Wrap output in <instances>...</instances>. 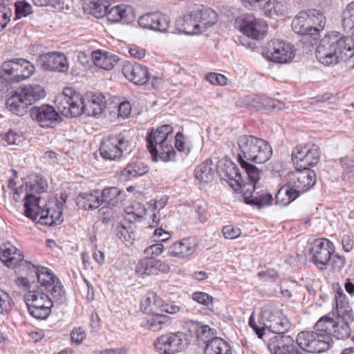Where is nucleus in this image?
Returning <instances> with one entry per match:
<instances>
[{"label": "nucleus", "mask_w": 354, "mask_h": 354, "mask_svg": "<svg viewBox=\"0 0 354 354\" xmlns=\"http://www.w3.org/2000/svg\"><path fill=\"white\" fill-rule=\"evenodd\" d=\"M192 299L194 301L205 307L210 311L214 310V297L202 291H195L192 294Z\"/></svg>", "instance_id": "49"}, {"label": "nucleus", "mask_w": 354, "mask_h": 354, "mask_svg": "<svg viewBox=\"0 0 354 354\" xmlns=\"http://www.w3.org/2000/svg\"><path fill=\"white\" fill-rule=\"evenodd\" d=\"M260 11L270 18L283 16L287 11L286 3L282 0H266Z\"/></svg>", "instance_id": "35"}, {"label": "nucleus", "mask_w": 354, "mask_h": 354, "mask_svg": "<svg viewBox=\"0 0 354 354\" xmlns=\"http://www.w3.org/2000/svg\"><path fill=\"white\" fill-rule=\"evenodd\" d=\"M213 165L211 159H207L195 169L196 178L203 183L211 181L214 176V170L212 167Z\"/></svg>", "instance_id": "43"}, {"label": "nucleus", "mask_w": 354, "mask_h": 354, "mask_svg": "<svg viewBox=\"0 0 354 354\" xmlns=\"http://www.w3.org/2000/svg\"><path fill=\"white\" fill-rule=\"evenodd\" d=\"M347 320L339 317L335 319L328 315H324L316 322L314 329L330 335L331 342L333 337L337 339H345L349 337L351 333V327Z\"/></svg>", "instance_id": "10"}, {"label": "nucleus", "mask_w": 354, "mask_h": 354, "mask_svg": "<svg viewBox=\"0 0 354 354\" xmlns=\"http://www.w3.org/2000/svg\"><path fill=\"white\" fill-rule=\"evenodd\" d=\"M58 111L66 118H76L85 113L97 115L105 108V100L102 95H93L86 102L80 93L72 88L66 87L58 95L55 101Z\"/></svg>", "instance_id": "2"}, {"label": "nucleus", "mask_w": 354, "mask_h": 354, "mask_svg": "<svg viewBox=\"0 0 354 354\" xmlns=\"http://www.w3.org/2000/svg\"><path fill=\"white\" fill-rule=\"evenodd\" d=\"M335 307L339 318L350 319L353 316V310L346 295L339 287L335 295Z\"/></svg>", "instance_id": "34"}, {"label": "nucleus", "mask_w": 354, "mask_h": 354, "mask_svg": "<svg viewBox=\"0 0 354 354\" xmlns=\"http://www.w3.org/2000/svg\"><path fill=\"white\" fill-rule=\"evenodd\" d=\"M260 323L269 331L279 336H283L291 328V322L282 310L272 304H267L262 308Z\"/></svg>", "instance_id": "6"}, {"label": "nucleus", "mask_w": 354, "mask_h": 354, "mask_svg": "<svg viewBox=\"0 0 354 354\" xmlns=\"http://www.w3.org/2000/svg\"><path fill=\"white\" fill-rule=\"evenodd\" d=\"M109 0H84L83 9L86 13L100 19L102 15L104 13V4L107 3Z\"/></svg>", "instance_id": "46"}, {"label": "nucleus", "mask_w": 354, "mask_h": 354, "mask_svg": "<svg viewBox=\"0 0 354 354\" xmlns=\"http://www.w3.org/2000/svg\"><path fill=\"white\" fill-rule=\"evenodd\" d=\"M76 204L79 208L84 210L98 208L101 205L99 191L79 194L76 198Z\"/></svg>", "instance_id": "33"}, {"label": "nucleus", "mask_w": 354, "mask_h": 354, "mask_svg": "<svg viewBox=\"0 0 354 354\" xmlns=\"http://www.w3.org/2000/svg\"><path fill=\"white\" fill-rule=\"evenodd\" d=\"M15 20L26 17L32 12V6L26 1H19L16 2L15 3Z\"/></svg>", "instance_id": "54"}, {"label": "nucleus", "mask_w": 354, "mask_h": 354, "mask_svg": "<svg viewBox=\"0 0 354 354\" xmlns=\"http://www.w3.org/2000/svg\"><path fill=\"white\" fill-rule=\"evenodd\" d=\"M293 31L300 35L311 36L317 39V35L313 34V28L304 11L300 12L292 20L291 24Z\"/></svg>", "instance_id": "32"}, {"label": "nucleus", "mask_w": 354, "mask_h": 354, "mask_svg": "<svg viewBox=\"0 0 354 354\" xmlns=\"http://www.w3.org/2000/svg\"><path fill=\"white\" fill-rule=\"evenodd\" d=\"M268 348L271 354H306L293 343H285L283 336L274 335L268 342Z\"/></svg>", "instance_id": "26"}, {"label": "nucleus", "mask_w": 354, "mask_h": 354, "mask_svg": "<svg viewBox=\"0 0 354 354\" xmlns=\"http://www.w3.org/2000/svg\"><path fill=\"white\" fill-rule=\"evenodd\" d=\"M205 79L211 84L215 86H224L227 84V79L221 73H209L206 75Z\"/></svg>", "instance_id": "61"}, {"label": "nucleus", "mask_w": 354, "mask_h": 354, "mask_svg": "<svg viewBox=\"0 0 354 354\" xmlns=\"http://www.w3.org/2000/svg\"><path fill=\"white\" fill-rule=\"evenodd\" d=\"M152 317L142 324V326L152 331L160 330L165 325L171 323L170 317L162 313L151 314Z\"/></svg>", "instance_id": "42"}, {"label": "nucleus", "mask_w": 354, "mask_h": 354, "mask_svg": "<svg viewBox=\"0 0 354 354\" xmlns=\"http://www.w3.org/2000/svg\"><path fill=\"white\" fill-rule=\"evenodd\" d=\"M122 73L135 84L143 85L149 80V73L147 67L136 62H126L122 67Z\"/></svg>", "instance_id": "25"}, {"label": "nucleus", "mask_w": 354, "mask_h": 354, "mask_svg": "<svg viewBox=\"0 0 354 354\" xmlns=\"http://www.w3.org/2000/svg\"><path fill=\"white\" fill-rule=\"evenodd\" d=\"M158 12H151L140 16L138 20L140 27L153 30Z\"/></svg>", "instance_id": "50"}, {"label": "nucleus", "mask_w": 354, "mask_h": 354, "mask_svg": "<svg viewBox=\"0 0 354 354\" xmlns=\"http://www.w3.org/2000/svg\"><path fill=\"white\" fill-rule=\"evenodd\" d=\"M188 324L189 332L199 341H205V339L210 338L213 335L212 329L207 325L195 321H191Z\"/></svg>", "instance_id": "45"}, {"label": "nucleus", "mask_w": 354, "mask_h": 354, "mask_svg": "<svg viewBox=\"0 0 354 354\" xmlns=\"http://www.w3.org/2000/svg\"><path fill=\"white\" fill-rule=\"evenodd\" d=\"M261 106V111H279L284 107V104L279 100L266 96H262Z\"/></svg>", "instance_id": "53"}, {"label": "nucleus", "mask_w": 354, "mask_h": 354, "mask_svg": "<svg viewBox=\"0 0 354 354\" xmlns=\"http://www.w3.org/2000/svg\"><path fill=\"white\" fill-rule=\"evenodd\" d=\"M157 259L153 257L140 260L136 266V274L144 278L147 275L156 274Z\"/></svg>", "instance_id": "40"}, {"label": "nucleus", "mask_w": 354, "mask_h": 354, "mask_svg": "<svg viewBox=\"0 0 354 354\" xmlns=\"http://www.w3.org/2000/svg\"><path fill=\"white\" fill-rule=\"evenodd\" d=\"M153 292H148L142 297L140 302V308L144 313L149 315L155 313V310L153 306Z\"/></svg>", "instance_id": "58"}, {"label": "nucleus", "mask_w": 354, "mask_h": 354, "mask_svg": "<svg viewBox=\"0 0 354 354\" xmlns=\"http://www.w3.org/2000/svg\"><path fill=\"white\" fill-rule=\"evenodd\" d=\"M129 145V140L124 134L111 135L102 140L99 151L104 159L118 160Z\"/></svg>", "instance_id": "11"}, {"label": "nucleus", "mask_w": 354, "mask_h": 354, "mask_svg": "<svg viewBox=\"0 0 354 354\" xmlns=\"http://www.w3.org/2000/svg\"><path fill=\"white\" fill-rule=\"evenodd\" d=\"M156 22H155L153 31L167 32L170 27V18L168 15L158 12Z\"/></svg>", "instance_id": "55"}, {"label": "nucleus", "mask_w": 354, "mask_h": 354, "mask_svg": "<svg viewBox=\"0 0 354 354\" xmlns=\"http://www.w3.org/2000/svg\"><path fill=\"white\" fill-rule=\"evenodd\" d=\"M104 6V13L101 17L106 15L109 21L114 23L122 21V24H129L135 19L133 10L129 6L121 4L109 8V5L105 3Z\"/></svg>", "instance_id": "23"}, {"label": "nucleus", "mask_w": 354, "mask_h": 354, "mask_svg": "<svg viewBox=\"0 0 354 354\" xmlns=\"http://www.w3.org/2000/svg\"><path fill=\"white\" fill-rule=\"evenodd\" d=\"M28 274L26 277H19L15 279V284L23 290L30 291L35 290V279L34 274H32L28 270Z\"/></svg>", "instance_id": "52"}, {"label": "nucleus", "mask_w": 354, "mask_h": 354, "mask_svg": "<svg viewBox=\"0 0 354 354\" xmlns=\"http://www.w3.org/2000/svg\"><path fill=\"white\" fill-rule=\"evenodd\" d=\"M287 179L286 184L281 187L275 195L276 205H289L301 194L313 187L317 181L315 171L297 166H295V171L288 173Z\"/></svg>", "instance_id": "4"}, {"label": "nucleus", "mask_w": 354, "mask_h": 354, "mask_svg": "<svg viewBox=\"0 0 354 354\" xmlns=\"http://www.w3.org/2000/svg\"><path fill=\"white\" fill-rule=\"evenodd\" d=\"M125 221L129 223H133L142 218L147 212L145 205L139 202L133 203L131 206L125 209Z\"/></svg>", "instance_id": "47"}, {"label": "nucleus", "mask_w": 354, "mask_h": 354, "mask_svg": "<svg viewBox=\"0 0 354 354\" xmlns=\"http://www.w3.org/2000/svg\"><path fill=\"white\" fill-rule=\"evenodd\" d=\"M25 100L30 105L46 96L44 88L38 84L28 85L19 89Z\"/></svg>", "instance_id": "38"}, {"label": "nucleus", "mask_w": 354, "mask_h": 354, "mask_svg": "<svg viewBox=\"0 0 354 354\" xmlns=\"http://www.w3.org/2000/svg\"><path fill=\"white\" fill-rule=\"evenodd\" d=\"M35 71L34 64L25 59H20L19 68L15 72L14 83H18L28 79Z\"/></svg>", "instance_id": "44"}, {"label": "nucleus", "mask_w": 354, "mask_h": 354, "mask_svg": "<svg viewBox=\"0 0 354 354\" xmlns=\"http://www.w3.org/2000/svg\"><path fill=\"white\" fill-rule=\"evenodd\" d=\"M263 55L276 63H288L295 55V49L290 43L279 39L270 41L263 51Z\"/></svg>", "instance_id": "14"}, {"label": "nucleus", "mask_w": 354, "mask_h": 354, "mask_svg": "<svg viewBox=\"0 0 354 354\" xmlns=\"http://www.w3.org/2000/svg\"><path fill=\"white\" fill-rule=\"evenodd\" d=\"M240 152L238 153V162L248 178L253 181L261 178V171L248 161L262 164L272 156V149L266 140L252 135H242L237 139Z\"/></svg>", "instance_id": "1"}, {"label": "nucleus", "mask_w": 354, "mask_h": 354, "mask_svg": "<svg viewBox=\"0 0 354 354\" xmlns=\"http://www.w3.org/2000/svg\"><path fill=\"white\" fill-rule=\"evenodd\" d=\"M230 344L220 337H214L207 340L204 354H232Z\"/></svg>", "instance_id": "36"}, {"label": "nucleus", "mask_w": 354, "mask_h": 354, "mask_svg": "<svg viewBox=\"0 0 354 354\" xmlns=\"http://www.w3.org/2000/svg\"><path fill=\"white\" fill-rule=\"evenodd\" d=\"M183 339L182 332L167 333L156 338L153 344L160 354H175L183 349Z\"/></svg>", "instance_id": "18"}, {"label": "nucleus", "mask_w": 354, "mask_h": 354, "mask_svg": "<svg viewBox=\"0 0 354 354\" xmlns=\"http://www.w3.org/2000/svg\"><path fill=\"white\" fill-rule=\"evenodd\" d=\"M21 133L12 129L9 130L2 136V139L10 145H18L21 142Z\"/></svg>", "instance_id": "64"}, {"label": "nucleus", "mask_w": 354, "mask_h": 354, "mask_svg": "<svg viewBox=\"0 0 354 354\" xmlns=\"http://www.w3.org/2000/svg\"><path fill=\"white\" fill-rule=\"evenodd\" d=\"M20 265L26 267L31 273L34 274V279L37 278L40 292L46 291L50 293V295L55 302L59 304L66 301V291L59 278L55 275L53 272L44 266H35L26 261H21Z\"/></svg>", "instance_id": "5"}, {"label": "nucleus", "mask_w": 354, "mask_h": 354, "mask_svg": "<svg viewBox=\"0 0 354 354\" xmlns=\"http://www.w3.org/2000/svg\"><path fill=\"white\" fill-rule=\"evenodd\" d=\"M169 200L167 196H164L158 200L151 199L148 203L149 209L151 212H159L165 207Z\"/></svg>", "instance_id": "62"}, {"label": "nucleus", "mask_w": 354, "mask_h": 354, "mask_svg": "<svg viewBox=\"0 0 354 354\" xmlns=\"http://www.w3.org/2000/svg\"><path fill=\"white\" fill-rule=\"evenodd\" d=\"M317 60L326 66L346 62L354 55V39L339 32L326 35L316 48Z\"/></svg>", "instance_id": "3"}, {"label": "nucleus", "mask_w": 354, "mask_h": 354, "mask_svg": "<svg viewBox=\"0 0 354 354\" xmlns=\"http://www.w3.org/2000/svg\"><path fill=\"white\" fill-rule=\"evenodd\" d=\"M148 171L149 167L145 162L133 159L120 171V178L121 180L127 181L142 176Z\"/></svg>", "instance_id": "27"}, {"label": "nucleus", "mask_w": 354, "mask_h": 354, "mask_svg": "<svg viewBox=\"0 0 354 354\" xmlns=\"http://www.w3.org/2000/svg\"><path fill=\"white\" fill-rule=\"evenodd\" d=\"M308 15V20L311 26H313V34L319 36V32L322 30L326 25V18L323 12L317 9H309L304 11Z\"/></svg>", "instance_id": "41"}, {"label": "nucleus", "mask_w": 354, "mask_h": 354, "mask_svg": "<svg viewBox=\"0 0 354 354\" xmlns=\"http://www.w3.org/2000/svg\"><path fill=\"white\" fill-rule=\"evenodd\" d=\"M195 24L199 25L198 21L192 17V12L185 17L184 20V29L183 32L186 35H195L203 32L202 29L200 27H196Z\"/></svg>", "instance_id": "56"}, {"label": "nucleus", "mask_w": 354, "mask_h": 354, "mask_svg": "<svg viewBox=\"0 0 354 354\" xmlns=\"http://www.w3.org/2000/svg\"><path fill=\"white\" fill-rule=\"evenodd\" d=\"M38 65L45 71L65 73L68 70V62L65 54L49 52L38 56Z\"/></svg>", "instance_id": "20"}, {"label": "nucleus", "mask_w": 354, "mask_h": 354, "mask_svg": "<svg viewBox=\"0 0 354 354\" xmlns=\"http://www.w3.org/2000/svg\"><path fill=\"white\" fill-rule=\"evenodd\" d=\"M198 245L195 237L184 238L171 243L167 248V254L179 260H188L194 254Z\"/></svg>", "instance_id": "22"}, {"label": "nucleus", "mask_w": 354, "mask_h": 354, "mask_svg": "<svg viewBox=\"0 0 354 354\" xmlns=\"http://www.w3.org/2000/svg\"><path fill=\"white\" fill-rule=\"evenodd\" d=\"M101 205L118 206L125 198V193L116 187H106L100 194Z\"/></svg>", "instance_id": "31"}, {"label": "nucleus", "mask_w": 354, "mask_h": 354, "mask_svg": "<svg viewBox=\"0 0 354 354\" xmlns=\"http://www.w3.org/2000/svg\"><path fill=\"white\" fill-rule=\"evenodd\" d=\"M20 59L13 58L4 61L0 66V78L9 84L14 83L13 76L19 68Z\"/></svg>", "instance_id": "39"}, {"label": "nucleus", "mask_w": 354, "mask_h": 354, "mask_svg": "<svg viewBox=\"0 0 354 354\" xmlns=\"http://www.w3.org/2000/svg\"><path fill=\"white\" fill-rule=\"evenodd\" d=\"M48 183L41 175L32 174L29 180L26 183V196L24 198V215L27 218H34L37 214L39 208L40 196L35 194H41L46 192Z\"/></svg>", "instance_id": "7"}, {"label": "nucleus", "mask_w": 354, "mask_h": 354, "mask_svg": "<svg viewBox=\"0 0 354 354\" xmlns=\"http://www.w3.org/2000/svg\"><path fill=\"white\" fill-rule=\"evenodd\" d=\"M29 113L32 120L42 128H53L62 120L55 107L47 104L34 106L30 108Z\"/></svg>", "instance_id": "15"}, {"label": "nucleus", "mask_w": 354, "mask_h": 354, "mask_svg": "<svg viewBox=\"0 0 354 354\" xmlns=\"http://www.w3.org/2000/svg\"><path fill=\"white\" fill-rule=\"evenodd\" d=\"M174 128L171 124H163L147 133V147L151 155H157V149L162 147L171 137Z\"/></svg>", "instance_id": "21"}, {"label": "nucleus", "mask_w": 354, "mask_h": 354, "mask_svg": "<svg viewBox=\"0 0 354 354\" xmlns=\"http://www.w3.org/2000/svg\"><path fill=\"white\" fill-rule=\"evenodd\" d=\"M62 203L57 199L50 201L44 207L39 205L37 214L35 217L29 218L32 221L38 219L40 224L48 226L61 223L63 221L62 217Z\"/></svg>", "instance_id": "19"}, {"label": "nucleus", "mask_w": 354, "mask_h": 354, "mask_svg": "<svg viewBox=\"0 0 354 354\" xmlns=\"http://www.w3.org/2000/svg\"><path fill=\"white\" fill-rule=\"evenodd\" d=\"M259 180L254 182L251 178H248V183L242 187L239 193L242 194L245 203L262 208L270 205L273 198L266 190L258 187Z\"/></svg>", "instance_id": "12"}, {"label": "nucleus", "mask_w": 354, "mask_h": 354, "mask_svg": "<svg viewBox=\"0 0 354 354\" xmlns=\"http://www.w3.org/2000/svg\"><path fill=\"white\" fill-rule=\"evenodd\" d=\"M319 147L315 144H307L297 147L292 153V160L297 167L308 168L316 165L319 161Z\"/></svg>", "instance_id": "16"}, {"label": "nucleus", "mask_w": 354, "mask_h": 354, "mask_svg": "<svg viewBox=\"0 0 354 354\" xmlns=\"http://www.w3.org/2000/svg\"><path fill=\"white\" fill-rule=\"evenodd\" d=\"M240 30L248 37L258 40L265 36L268 26L261 19L248 17L243 19Z\"/></svg>", "instance_id": "24"}, {"label": "nucleus", "mask_w": 354, "mask_h": 354, "mask_svg": "<svg viewBox=\"0 0 354 354\" xmlns=\"http://www.w3.org/2000/svg\"><path fill=\"white\" fill-rule=\"evenodd\" d=\"M162 147L157 149V155H151L152 160H158L164 162H174L176 160V151L173 147V137H171Z\"/></svg>", "instance_id": "37"}, {"label": "nucleus", "mask_w": 354, "mask_h": 354, "mask_svg": "<svg viewBox=\"0 0 354 354\" xmlns=\"http://www.w3.org/2000/svg\"><path fill=\"white\" fill-rule=\"evenodd\" d=\"M185 140L183 133L178 131L175 136V147L179 152L187 155L190 151V145Z\"/></svg>", "instance_id": "59"}, {"label": "nucleus", "mask_w": 354, "mask_h": 354, "mask_svg": "<svg viewBox=\"0 0 354 354\" xmlns=\"http://www.w3.org/2000/svg\"><path fill=\"white\" fill-rule=\"evenodd\" d=\"M297 344L304 351L321 353L329 349L331 343L330 335L318 331H301L296 338Z\"/></svg>", "instance_id": "9"}, {"label": "nucleus", "mask_w": 354, "mask_h": 354, "mask_svg": "<svg viewBox=\"0 0 354 354\" xmlns=\"http://www.w3.org/2000/svg\"><path fill=\"white\" fill-rule=\"evenodd\" d=\"M262 96L249 95L241 98V102L248 108L254 109L257 111H261Z\"/></svg>", "instance_id": "57"}, {"label": "nucleus", "mask_w": 354, "mask_h": 354, "mask_svg": "<svg viewBox=\"0 0 354 354\" xmlns=\"http://www.w3.org/2000/svg\"><path fill=\"white\" fill-rule=\"evenodd\" d=\"M91 57L97 67L106 71L111 70L119 60L116 55L101 50L93 51Z\"/></svg>", "instance_id": "29"}, {"label": "nucleus", "mask_w": 354, "mask_h": 354, "mask_svg": "<svg viewBox=\"0 0 354 354\" xmlns=\"http://www.w3.org/2000/svg\"><path fill=\"white\" fill-rule=\"evenodd\" d=\"M334 251V244L327 239L315 240L313 247L309 250L313 256V262L319 270L326 269Z\"/></svg>", "instance_id": "17"}, {"label": "nucleus", "mask_w": 354, "mask_h": 354, "mask_svg": "<svg viewBox=\"0 0 354 354\" xmlns=\"http://www.w3.org/2000/svg\"><path fill=\"white\" fill-rule=\"evenodd\" d=\"M6 104L9 111L19 116L24 115L29 106L19 89L15 91L8 97Z\"/></svg>", "instance_id": "30"}, {"label": "nucleus", "mask_w": 354, "mask_h": 354, "mask_svg": "<svg viewBox=\"0 0 354 354\" xmlns=\"http://www.w3.org/2000/svg\"><path fill=\"white\" fill-rule=\"evenodd\" d=\"M342 24L345 31L354 37V1L348 3L342 12Z\"/></svg>", "instance_id": "48"}, {"label": "nucleus", "mask_w": 354, "mask_h": 354, "mask_svg": "<svg viewBox=\"0 0 354 354\" xmlns=\"http://www.w3.org/2000/svg\"><path fill=\"white\" fill-rule=\"evenodd\" d=\"M192 17L199 24H195L196 27H200L204 32L208 27L215 24L218 19L217 13L209 8L203 7L201 10L192 12Z\"/></svg>", "instance_id": "28"}, {"label": "nucleus", "mask_w": 354, "mask_h": 354, "mask_svg": "<svg viewBox=\"0 0 354 354\" xmlns=\"http://www.w3.org/2000/svg\"><path fill=\"white\" fill-rule=\"evenodd\" d=\"M71 340L72 343L76 345H80L86 337V333L82 326L75 327L70 333Z\"/></svg>", "instance_id": "60"}, {"label": "nucleus", "mask_w": 354, "mask_h": 354, "mask_svg": "<svg viewBox=\"0 0 354 354\" xmlns=\"http://www.w3.org/2000/svg\"><path fill=\"white\" fill-rule=\"evenodd\" d=\"M11 16L12 10L9 8L0 6V32L6 28Z\"/></svg>", "instance_id": "63"}, {"label": "nucleus", "mask_w": 354, "mask_h": 354, "mask_svg": "<svg viewBox=\"0 0 354 354\" xmlns=\"http://www.w3.org/2000/svg\"><path fill=\"white\" fill-rule=\"evenodd\" d=\"M217 172L221 180L227 181L230 186L236 192H239L242 187L248 183L246 174L241 171L238 166L230 159L219 162Z\"/></svg>", "instance_id": "13"}, {"label": "nucleus", "mask_w": 354, "mask_h": 354, "mask_svg": "<svg viewBox=\"0 0 354 354\" xmlns=\"http://www.w3.org/2000/svg\"><path fill=\"white\" fill-rule=\"evenodd\" d=\"M115 234L122 242L130 241L133 240L135 237L133 228L130 224L127 226L124 225H118L115 228Z\"/></svg>", "instance_id": "51"}, {"label": "nucleus", "mask_w": 354, "mask_h": 354, "mask_svg": "<svg viewBox=\"0 0 354 354\" xmlns=\"http://www.w3.org/2000/svg\"><path fill=\"white\" fill-rule=\"evenodd\" d=\"M24 301L28 312L37 319H46L51 314L54 301L45 292L39 290L27 292L24 295Z\"/></svg>", "instance_id": "8"}]
</instances>
